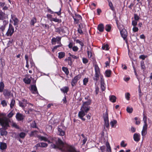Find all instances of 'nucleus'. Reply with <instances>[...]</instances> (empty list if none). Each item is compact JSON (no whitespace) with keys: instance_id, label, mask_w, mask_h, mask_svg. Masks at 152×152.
Listing matches in <instances>:
<instances>
[{"instance_id":"f257e3e1","label":"nucleus","mask_w":152,"mask_h":152,"mask_svg":"<svg viewBox=\"0 0 152 152\" xmlns=\"http://www.w3.org/2000/svg\"><path fill=\"white\" fill-rule=\"evenodd\" d=\"M2 117L0 116V124L4 128H6L9 126V123H11V126L17 129H19V127L17 124L15 122H12V123L10 120L4 117V114H2Z\"/></svg>"},{"instance_id":"f03ea898","label":"nucleus","mask_w":152,"mask_h":152,"mask_svg":"<svg viewBox=\"0 0 152 152\" xmlns=\"http://www.w3.org/2000/svg\"><path fill=\"white\" fill-rule=\"evenodd\" d=\"M89 102H84L80 109V111L78 114L79 118L83 121H85V118L83 117L87 113L90 109V107L88 105L90 104Z\"/></svg>"},{"instance_id":"7ed1b4c3","label":"nucleus","mask_w":152,"mask_h":152,"mask_svg":"<svg viewBox=\"0 0 152 152\" xmlns=\"http://www.w3.org/2000/svg\"><path fill=\"white\" fill-rule=\"evenodd\" d=\"M58 143L60 145L58 146L59 149L62 151L65 152H80L79 151H77L74 146L65 145L61 140H59Z\"/></svg>"},{"instance_id":"20e7f679","label":"nucleus","mask_w":152,"mask_h":152,"mask_svg":"<svg viewBox=\"0 0 152 152\" xmlns=\"http://www.w3.org/2000/svg\"><path fill=\"white\" fill-rule=\"evenodd\" d=\"M38 138L41 140L45 141H48L49 143H52L51 147L54 148H58V146L60 145L58 143L59 140H61L59 138L55 137L52 138L50 140H48V139L45 137L39 135Z\"/></svg>"},{"instance_id":"39448f33","label":"nucleus","mask_w":152,"mask_h":152,"mask_svg":"<svg viewBox=\"0 0 152 152\" xmlns=\"http://www.w3.org/2000/svg\"><path fill=\"white\" fill-rule=\"evenodd\" d=\"M143 121L144 125L141 132L142 135L143 137L145 136L147 134L148 127V125L147 123V116L144 114H143Z\"/></svg>"},{"instance_id":"423d86ee","label":"nucleus","mask_w":152,"mask_h":152,"mask_svg":"<svg viewBox=\"0 0 152 152\" xmlns=\"http://www.w3.org/2000/svg\"><path fill=\"white\" fill-rule=\"evenodd\" d=\"M14 29L13 26L10 24H9V28L6 33V35L7 37L11 36L13 34Z\"/></svg>"},{"instance_id":"0eeeda50","label":"nucleus","mask_w":152,"mask_h":152,"mask_svg":"<svg viewBox=\"0 0 152 152\" xmlns=\"http://www.w3.org/2000/svg\"><path fill=\"white\" fill-rule=\"evenodd\" d=\"M104 127L108 129L109 128V124L108 118V115L107 113L105 114L104 115Z\"/></svg>"},{"instance_id":"6e6552de","label":"nucleus","mask_w":152,"mask_h":152,"mask_svg":"<svg viewBox=\"0 0 152 152\" xmlns=\"http://www.w3.org/2000/svg\"><path fill=\"white\" fill-rule=\"evenodd\" d=\"M95 74V77H96L95 79L96 80H98L99 76L100 75V69L98 66L97 65H95L94 66Z\"/></svg>"},{"instance_id":"1a4fd4ad","label":"nucleus","mask_w":152,"mask_h":152,"mask_svg":"<svg viewBox=\"0 0 152 152\" xmlns=\"http://www.w3.org/2000/svg\"><path fill=\"white\" fill-rule=\"evenodd\" d=\"M81 77V75H78L75 76L73 79L72 80L71 84L72 87L75 86L77 81L79 80Z\"/></svg>"},{"instance_id":"9d476101","label":"nucleus","mask_w":152,"mask_h":152,"mask_svg":"<svg viewBox=\"0 0 152 152\" xmlns=\"http://www.w3.org/2000/svg\"><path fill=\"white\" fill-rule=\"evenodd\" d=\"M47 17L50 21H53L56 22L61 23V20L57 18H54L52 17V16L50 14H47Z\"/></svg>"},{"instance_id":"9b49d317","label":"nucleus","mask_w":152,"mask_h":152,"mask_svg":"<svg viewBox=\"0 0 152 152\" xmlns=\"http://www.w3.org/2000/svg\"><path fill=\"white\" fill-rule=\"evenodd\" d=\"M61 38V37H57L56 38H53L51 40L52 44H56V42H57L58 44L60 43Z\"/></svg>"},{"instance_id":"f8f14e48","label":"nucleus","mask_w":152,"mask_h":152,"mask_svg":"<svg viewBox=\"0 0 152 152\" xmlns=\"http://www.w3.org/2000/svg\"><path fill=\"white\" fill-rule=\"evenodd\" d=\"M73 18L75 24L77 23L82 19L81 16L79 15H76L75 16L73 17Z\"/></svg>"},{"instance_id":"ddd939ff","label":"nucleus","mask_w":152,"mask_h":152,"mask_svg":"<svg viewBox=\"0 0 152 152\" xmlns=\"http://www.w3.org/2000/svg\"><path fill=\"white\" fill-rule=\"evenodd\" d=\"M120 33L122 37L125 40L126 37L127 35V33L125 29H123L120 31Z\"/></svg>"},{"instance_id":"4468645a","label":"nucleus","mask_w":152,"mask_h":152,"mask_svg":"<svg viewBox=\"0 0 152 152\" xmlns=\"http://www.w3.org/2000/svg\"><path fill=\"white\" fill-rule=\"evenodd\" d=\"M31 92L34 94H37V95H39L36 86L34 85H31Z\"/></svg>"},{"instance_id":"2eb2a0df","label":"nucleus","mask_w":152,"mask_h":152,"mask_svg":"<svg viewBox=\"0 0 152 152\" xmlns=\"http://www.w3.org/2000/svg\"><path fill=\"white\" fill-rule=\"evenodd\" d=\"M11 19L14 22V26L17 25L19 20L14 15L12 14L11 15Z\"/></svg>"},{"instance_id":"dca6fc26","label":"nucleus","mask_w":152,"mask_h":152,"mask_svg":"<svg viewBox=\"0 0 152 152\" xmlns=\"http://www.w3.org/2000/svg\"><path fill=\"white\" fill-rule=\"evenodd\" d=\"M101 77V88L102 91H104L105 89V84L104 83V79L103 78V76H100Z\"/></svg>"},{"instance_id":"f3484780","label":"nucleus","mask_w":152,"mask_h":152,"mask_svg":"<svg viewBox=\"0 0 152 152\" xmlns=\"http://www.w3.org/2000/svg\"><path fill=\"white\" fill-rule=\"evenodd\" d=\"M32 78L31 77H29V75H26V77L23 79V81L27 84H29L30 83L31 80V79Z\"/></svg>"},{"instance_id":"a211bd4d","label":"nucleus","mask_w":152,"mask_h":152,"mask_svg":"<svg viewBox=\"0 0 152 152\" xmlns=\"http://www.w3.org/2000/svg\"><path fill=\"white\" fill-rule=\"evenodd\" d=\"M23 102H19V105L20 106L23 107V108H24L26 107L27 104V101L25 99H23L22 100Z\"/></svg>"},{"instance_id":"6ab92c4d","label":"nucleus","mask_w":152,"mask_h":152,"mask_svg":"<svg viewBox=\"0 0 152 152\" xmlns=\"http://www.w3.org/2000/svg\"><path fill=\"white\" fill-rule=\"evenodd\" d=\"M24 116L21 114L17 113L16 115V118L18 121L23 120L24 118Z\"/></svg>"},{"instance_id":"aec40b11","label":"nucleus","mask_w":152,"mask_h":152,"mask_svg":"<svg viewBox=\"0 0 152 152\" xmlns=\"http://www.w3.org/2000/svg\"><path fill=\"white\" fill-rule=\"evenodd\" d=\"M133 138L135 141L138 142L140 139V135L139 134L135 133L133 135Z\"/></svg>"},{"instance_id":"412c9836","label":"nucleus","mask_w":152,"mask_h":152,"mask_svg":"<svg viewBox=\"0 0 152 152\" xmlns=\"http://www.w3.org/2000/svg\"><path fill=\"white\" fill-rule=\"evenodd\" d=\"M3 94L5 97L8 98L11 95V92L8 90H5L4 91Z\"/></svg>"},{"instance_id":"4be33fe9","label":"nucleus","mask_w":152,"mask_h":152,"mask_svg":"<svg viewBox=\"0 0 152 152\" xmlns=\"http://www.w3.org/2000/svg\"><path fill=\"white\" fill-rule=\"evenodd\" d=\"M7 145L5 143L3 142H0V149L2 150H3L6 149Z\"/></svg>"},{"instance_id":"5701e85b","label":"nucleus","mask_w":152,"mask_h":152,"mask_svg":"<svg viewBox=\"0 0 152 152\" xmlns=\"http://www.w3.org/2000/svg\"><path fill=\"white\" fill-rule=\"evenodd\" d=\"M7 15L3 12L1 10H0V20H2L7 17Z\"/></svg>"},{"instance_id":"b1692460","label":"nucleus","mask_w":152,"mask_h":152,"mask_svg":"<svg viewBox=\"0 0 152 152\" xmlns=\"http://www.w3.org/2000/svg\"><path fill=\"white\" fill-rule=\"evenodd\" d=\"M69 88L67 86H64L60 89L61 91L64 93H67L69 91Z\"/></svg>"},{"instance_id":"393cba45","label":"nucleus","mask_w":152,"mask_h":152,"mask_svg":"<svg viewBox=\"0 0 152 152\" xmlns=\"http://www.w3.org/2000/svg\"><path fill=\"white\" fill-rule=\"evenodd\" d=\"M58 133L59 135L61 136H64L65 134V132L62 129H61L60 128L58 127Z\"/></svg>"},{"instance_id":"a878e982","label":"nucleus","mask_w":152,"mask_h":152,"mask_svg":"<svg viewBox=\"0 0 152 152\" xmlns=\"http://www.w3.org/2000/svg\"><path fill=\"white\" fill-rule=\"evenodd\" d=\"M0 133L1 136L6 135L7 134V132L5 129L3 128L0 129Z\"/></svg>"},{"instance_id":"bb28decb","label":"nucleus","mask_w":152,"mask_h":152,"mask_svg":"<svg viewBox=\"0 0 152 152\" xmlns=\"http://www.w3.org/2000/svg\"><path fill=\"white\" fill-rule=\"evenodd\" d=\"M65 61L68 63V64L71 66L72 64L71 58L70 57H68L67 58L65 59Z\"/></svg>"},{"instance_id":"cd10ccee","label":"nucleus","mask_w":152,"mask_h":152,"mask_svg":"<svg viewBox=\"0 0 152 152\" xmlns=\"http://www.w3.org/2000/svg\"><path fill=\"white\" fill-rule=\"evenodd\" d=\"M65 55V53L64 52H61L58 53V58L59 59H61L64 58Z\"/></svg>"},{"instance_id":"c85d7f7f","label":"nucleus","mask_w":152,"mask_h":152,"mask_svg":"<svg viewBox=\"0 0 152 152\" xmlns=\"http://www.w3.org/2000/svg\"><path fill=\"white\" fill-rule=\"evenodd\" d=\"M117 123V121L116 120H113L111 121L110 124L111 126L113 128H115L116 126V124Z\"/></svg>"},{"instance_id":"c756f323","label":"nucleus","mask_w":152,"mask_h":152,"mask_svg":"<svg viewBox=\"0 0 152 152\" xmlns=\"http://www.w3.org/2000/svg\"><path fill=\"white\" fill-rule=\"evenodd\" d=\"M110 101L113 102H115L116 101V97L114 95H111L109 96Z\"/></svg>"},{"instance_id":"7c9ffc66","label":"nucleus","mask_w":152,"mask_h":152,"mask_svg":"<svg viewBox=\"0 0 152 152\" xmlns=\"http://www.w3.org/2000/svg\"><path fill=\"white\" fill-rule=\"evenodd\" d=\"M98 29L100 32L103 31L104 29V27L103 24H101L99 25L98 26Z\"/></svg>"},{"instance_id":"2f4dec72","label":"nucleus","mask_w":152,"mask_h":152,"mask_svg":"<svg viewBox=\"0 0 152 152\" xmlns=\"http://www.w3.org/2000/svg\"><path fill=\"white\" fill-rule=\"evenodd\" d=\"M111 74V71L107 70L105 71V76L107 77H109Z\"/></svg>"},{"instance_id":"473e14b6","label":"nucleus","mask_w":152,"mask_h":152,"mask_svg":"<svg viewBox=\"0 0 152 152\" xmlns=\"http://www.w3.org/2000/svg\"><path fill=\"white\" fill-rule=\"evenodd\" d=\"M111 28V27L110 25L107 24L105 26V30L108 31L109 32L110 31Z\"/></svg>"},{"instance_id":"72a5a7b5","label":"nucleus","mask_w":152,"mask_h":152,"mask_svg":"<svg viewBox=\"0 0 152 152\" xmlns=\"http://www.w3.org/2000/svg\"><path fill=\"white\" fill-rule=\"evenodd\" d=\"M81 136L83 138V139L82 140V145H83L85 144L86 142L87 141V139L85 137V135L83 134H81Z\"/></svg>"},{"instance_id":"f704fd0d","label":"nucleus","mask_w":152,"mask_h":152,"mask_svg":"<svg viewBox=\"0 0 152 152\" xmlns=\"http://www.w3.org/2000/svg\"><path fill=\"white\" fill-rule=\"evenodd\" d=\"M75 42L76 43H79V44H80V46H81V48H82L83 46H84V44L83 42L82 41H80L78 39L76 40Z\"/></svg>"},{"instance_id":"c9c22d12","label":"nucleus","mask_w":152,"mask_h":152,"mask_svg":"<svg viewBox=\"0 0 152 152\" xmlns=\"http://www.w3.org/2000/svg\"><path fill=\"white\" fill-rule=\"evenodd\" d=\"M37 22V20L35 18H33L31 20L30 23L31 25L34 26V24Z\"/></svg>"},{"instance_id":"e433bc0d","label":"nucleus","mask_w":152,"mask_h":152,"mask_svg":"<svg viewBox=\"0 0 152 152\" xmlns=\"http://www.w3.org/2000/svg\"><path fill=\"white\" fill-rule=\"evenodd\" d=\"M62 70L64 72H65L66 75H68L69 73V72L67 68L66 67H63L62 68Z\"/></svg>"},{"instance_id":"4c0bfd02","label":"nucleus","mask_w":152,"mask_h":152,"mask_svg":"<svg viewBox=\"0 0 152 152\" xmlns=\"http://www.w3.org/2000/svg\"><path fill=\"white\" fill-rule=\"evenodd\" d=\"M4 83L1 82L0 83V92H1L3 91L4 88Z\"/></svg>"},{"instance_id":"58836bf2","label":"nucleus","mask_w":152,"mask_h":152,"mask_svg":"<svg viewBox=\"0 0 152 152\" xmlns=\"http://www.w3.org/2000/svg\"><path fill=\"white\" fill-rule=\"evenodd\" d=\"M26 135V133L24 132H21L19 134V137L21 138H23Z\"/></svg>"},{"instance_id":"ea45409f","label":"nucleus","mask_w":152,"mask_h":152,"mask_svg":"<svg viewBox=\"0 0 152 152\" xmlns=\"http://www.w3.org/2000/svg\"><path fill=\"white\" fill-rule=\"evenodd\" d=\"M140 65L141 69L143 70H145L146 69V67L144 64V61H141Z\"/></svg>"},{"instance_id":"a19ab883","label":"nucleus","mask_w":152,"mask_h":152,"mask_svg":"<svg viewBox=\"0 0 152 152\" xmlns=\"http://www.w3.org/2000/svg\"><path fill=\"white\" fill-rule=\"evenodd\" d=\"M15 103V101L14 99H12L11 102V103L10 104V107L11 108H12L14 106Z\"/></svg>"},{"instance_id":"79ce46f5","label":"nucleus","mask_w":152,"mask_h":152,"mask_svg":"<svg viewBox=\"0 0 152 152\" xmlns=\"http://www.w3.org/2000/svg\"><path fill=\"white\" fill-rule=\"evenodd\" d=\"M126 111L128 113H131L133 111V108L132 107H127L126 108Z\"/></svg>"},{"instance_id":"37998d69","label":"nucleus","mask_w":152,"mask_h":152,"mask_svg":"<svg viewBox=\"0 0 152 152\" xmlns=\"http://www.w3.org/2000/svg\"><path fill=\"white\" fill-rule=\"evenodd\" d=\"M130 95L129 93H126L125 94V97L127 100H129L130 98Z\"/></svg>"},{"instance_id":"c03bdc74","label":"nucleus","mask_w":152,"mask_h":152,"mask_svg":"<svg viewBox=\"0 0 152 152\" xmlns=\"http://www.w3.org/2000/svg\"><path fill=\"white\" fill-rule=\"evenodd\" d=\"M109 6L111 10H114V7L111 1H108Z\"/></svg>"},{"instance_id":"a18cd8bd","label":"nucleus","mask_w":152,"mask_h":152,"mask_svg":"<svg viewBox=\"0 0 152 152\" xmlns=\"http://www.w3.org/2000/svg\"><path fill=\"white\" fill-rule=\"evenodd\" d=\"M106 145L107 147V150L108 151L111 152V148L109 143L107 142L106 143Z\"/></svg>"},{"instance_id":"49530a36","label":"nucleus","mask_w":152,"mask_h":152,"mask_svg":"<svg viewBox=\"0 0 152 152\" xmlns=\"http://www.w3.org/2000/svg\"><path fill=\"white\" fill-rule=\"evenodd\" d=\"M88 78H85L83 80V85L86 86L88 82Z\"/></svg>"},{"instance_id":"de8ad7c7","label":"nucleus","mask_w":152,"mask_h":152,"mask_svg":"<svg viewBox=\"0 0 152 152\" xmlns=\"http://www.w3.org/2000/svg\"><path fill=\"white\" fill-rule=\"evenodd\" d=\"M1 104L4 107H6L7 105V103L5 100H2L1 102Z\"/></svg>"},{"instance_id":"09e8293b","label":"nucleus","mask_w":152,"mask_h":152,"mask_svg":"<svg viewBox=\"0 0 152 152\" xmlns=\"http://www.w3.org/2000/svg\"><path fill=\"white\" fill-rule=\"evenodd\" d=\"M102 48L103 50H108V45L107 44L103 45Z\"/></svg>"},{"instance_id":"8fccbe9b","label":"nucleus","mask_w":152,"mask_h":152,"mask_svg":"<svg viewBox=\"0 0 152 152\" xmlns=\"http://www.w3.org/2000/svg\"><path fill=\"white\" fill-rule=\"evenodd\" d=\"M33 110V108H29L28 110H24V111L26 114H29L30 113V112L32 111Z\"/></svg>"},{"instance_id":"3c124183","label":"nucleus","mask_w":152,"mask_h":152,"mask_svg":"<svg viewBox=\"0 0 152 152\" xmlns=\"http://www.w3.org/2000/svg\"><path fill=\"white\" fill-rule=\"evenodd\" d=\"M40 144H41V147L43 148L46 147L48 146V144L44 142H41Z\"/></svg>"},{"instance_id":"603ef678","label":"nucleus","mask_w":152,"mask_h":152,"mask_svg":"<svg viewBox=\"0 0 152 152\" xmlns=\"http://www.w3.org/2000/svg\"><path fill=\"white\" fill-rule=\"evenodd\" d=\"M146 57L147 56L142 55L140 56L139 58L140 59H142L143 60H144Z\"/></svg>"},{"instance_id":"864d4df0","label":"nucleus","mask_w":152,"mask_h":152,"mask_svg":"<svg viewBox=\"0 0 152 152\" xmlns=\"http://www.w3.org/2000/svg\"><path fill=\"white\" fill-rule=\"evenodd\" d=\"M37 131H34L31 132V133L29 134L31 136H34L36 134Z\"/></svg>"},{"instance_id":"5fc2aeb1","label":"nucleus","mask_w":152,"mask_h":152,"mask_svg":"<svg viewBox=\"0 0 152 152\" xmlns=\"http://www.w3.org/2000/svg\"><path fill=\"white\" fill-rule=\"evenodd\" d=\"M137 24V20H133L132 22V25L133 26H136Z\"/></svg>"},{"instance_id":"6e6d98bb","label":"nucleus","mask_w":152,"mask_h":152,"mask_svg":"<svg viewBox=\"0 0 152 152\" xmlns=\"http://www.w3.org/2000/svg\"><path fill=\"white\" fill-rule=\"evenodd\" d=\"M132 30L133 32H136L138 31V28L136 26H134Z\"/></svg>"},{"instance_id":"4d7b16f0","label":"nucleus","mask_w":152,"mask_h":152,"mask_svg":"<svg viewBox=\"0 0 152 152\" xmlns=\"http://www.w3.org/2000/svg\"><path fill=\"white\" fill-rule=\"evenodd\" d=\"M5 27L4 25H2L0 27V31L3 32L5 28Z\"/></svg>"},{"instance_id":"13d9d810","label":"nucleus","mask_w":152,"mask_h":152,"mask_svg":"<svg viewBox=\"0 0 152 152\" xmlns=\"http://www.w3.org/2000/svg\"><path fill=\"white\" fill-rule=\"evenodd\" d=\"M78 50V48L76 46H74L72 47V50L73 51L76 52Z\"/></svg>"},{"instance_id":"bf43d9fd","label":"nucleus","mask_w":152,"mask_h":152,"mask_svg":"<svg viewBox=\"0 0 152 152\" xmlns=\"http://www.w3.org/2000/svg\"><path fill=\"white\" fill-rule=\"evenodd\" d=\"M82 60H83V63L85 64H86L88 62V59L86 58H82Z\"/></svg>"},{"instance_id":"052dcab7","label":"nucleus","mask_w":152,"mask_h":152,"mask_svg":"<svg viewBox=\"0 0 152 152\" xmlns=\"http://www.w3.org/2000/svg\"><path fill=\"white\" fill-rule=\"evenodd\" d=\"M121 145L122 147H125L126 146L127 144L125 143L124 142V141H122L121 143Z\"/></svg>"},{"instance_id":"680f3d73","label":"nucleus","mask_w":152,"mask_h":152,"mask_svg":"<svg viewBox=\"0 0 152 152\" xmlns=\"http://www.w3.org/2000/svg\"><path fill=\"white\" fill-rule=\"evenodd\" d=\"M134 18L135 20L137 21L139 20V17L137 15L135 14L134 15Z\"/></svg>"},{"instance_id":"e2e57ef3","label":"nucleus","mask_w":152,"mask_h":152,"mask_svg":"<svg viewBox=\"0 0 152 152\" xmlns=\"http://www.w3.org/2000/svg\"><path fill=\"white\" fill-rule=\"evenodd\" d=\"M108 61H106V62L105 63L106 67H107L108 66H109V64L110 62V58H108Z\"/></svg>"},{"instance_id":"0e129e2a","label":"nucleus","mask_w":152,"mask_h":152,"mask_svg":"<svg viewBox=\"0 0 152 152\" xmlns=\"http://www.w3.org/2000/svg\"><path fill=\"white\" fill-rule=\"evenodd\" d=\"M88 56L89 58H91L92 56V53L91 51H87Z\"/></svg>"},{"instance_id":"69168bd1","label":"nucleus","mask_w":152,"mask_h":152,"mask_svg":"<svg viewBox=\"0 0 152 152\" xmlns=\"http://www.w3.org/2000/svg\"><path fill=\"white\" fill-rule=\"evenodd\" d=\"M96 4L94 3H92L91 5V7L92 8V9H95L94 7H96Z\"/></svg>"},{"instance_id":"338daca9","label":"nucleus","mask_w":152,"mask_h":152,"mask_svg":"<svg viewBox=\"0 0 152 152\" xmlns=\"http://www.w3.org/2000/svg\"><path fill=\"white\" fill-rule=\"evenodd\" d=\"M131 131L132 133L136 131V128L133 127H132L131 128Z\"/></svg>"},{"instance_id":"774afa93","label":"nucleus","mask_w":152,"mask_h":152,"mask_svg":"<svg viewBox=\"0 0 152 152\" xmlns=\"http://www.w3.org/2000/svg\"><path fill=\"white\" fill-rule=\"evenodd\" d=\"M99 92V88L98 87H95V93L96 94H98Z\"/></svg>"}]
</instances>
